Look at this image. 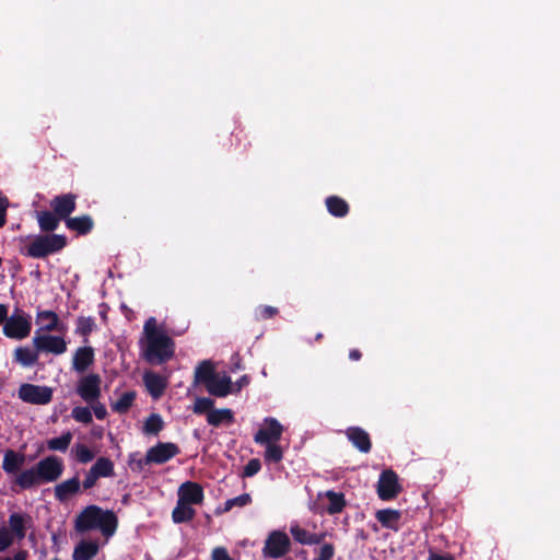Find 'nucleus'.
<instances>
[{
  "instance_id": "nucleus-6",
  "label": "nucleus",
  "mask_w": 560,
  "mask_h": 560,
  "mask_svg": "<svg viewBox=\"0 0 560 560\" xmlns=\"http://www.w3.org/2000/svg\"><path fill=\"white\" fill-rule=\"evenodd\" d=\"M19 398L32 405H47L52 400V389L48 386L25 383L19 387Z\"/></svg>"
},
{
  "instance_id": "nucleus-57",
  "label": "nucleus",
  "mask_w": 560,
  "mask_h": 560,
  "mask_svg": "<svg viewBox=\"0 0 560 560\" xmlns=\"http://www.w3.org/2000/svg\"><path fill=\"white\" fill-rule=\"evenodd\" d=\"M8 318V306L5 304H0V325H4Z\"/></svg>"
},
{
  "instance_id": "nucleus-24",
  "label": "nucleus",
  "mask_w": 560,
  "mask_h": 560,
  "mask_svg": "<svg viewBox=\"0 0 560 560\" xmlns=\"http://www.w3.org/2000/svg\"><path fill=\"white\" fill-rule=\"evenodd\" d=\"M66 226L77 232L79 235L89 234L94 228V221L89 214H83L80 217L68 218L66 220Z\"/></svg>"
},
{
  "instance_id": "nucleus-45",
  "label": "nucleus",
  "mask_w": 560,
  "mask_h": 560,
  "mask_svg": "<svg viewBox=\"0 0 560 560\" xmlns=\"http://www.w3.org/2000/svg\"><path fill=\"white\" fill-rule=\"evenodd\" d=\"M261 469V463L258 458H252L248 460V463L245 465L242 477L243 478H249L258 474Z\"/></svg>"
},
{
  "instance_id": "nucleus-5",
  "label": "nucleus",
  "mask_w": 560,
  "mask_h": 560,
  "mask_svg": "<svg viewBox=\"0 0 560 560\" xmlns=\"http://www.w3.org/2000/svg\"><path fill=\"white\" fill-rule=\"evenodd\" d=\"M291 548L289 536L281 530H272L265 540L262 556L269 559L284 557Z\"/></svg>"
},
{
  "instance_id": "nucleus-53",
  "label": "nucleus",
  "mask_w": 560,
  "mask_h": 560,
  "mask_svg": "<svg viewBox=\"0 0 560 560\" xmlns=\"http://www.w3.org/2000/svg\"><path fill=\"white\" fill-rule=\"evenodd\" d=\"M249 384V377L247 375L241 376L233 385V393L240 392L243 387Z\"/></svg>"
},
{
  "instance_id": "nucleus-39",
  "label": "nucleus",
  "mask_w": 560,
  "mask_h": 560,
  "mask_svg": "<svg viewBox=\"0 0 560 560\" xmlns=\"http://www.w3.org/2000/svg\"><path fill=\"white\" fill-rule=\"evenodd\" d=\"M266 445V451L264 454V458L266 463H280L283 458V450L282 447L276 443H268Z\"/></svg>"
},
{
  "instance_id": "nucleus-56",
  "label": "nucleus",
  "mask_w": 560,
  "mask_h": 560,
  "mask_svg": "<svg viewBox=\"0 0 560 560\" xmlns=\"http://www.w3.org/2000/svg\"><path fill=\"white\" fill-rule=\"evenodd\" d=\"M428 560H454V558L451 555H439L430 551Z\"/></svg>"
},
{
  "instance_id": "nucleus-61",
  "label": "nucleus",
  "mask_w": 560,
  "mask_h": 560,
  "mask_svg": "<svg viewBox=\"0 0 560 560\" xmlns=\"http://www.w3.org/2000/svg\"><path fill=\"white\" fill-rule=\"evenodd\" d=\"M52 560H60V559H58V558H55V559H52Z\"/></svg>"
},
{
  "instance_id": "nucleus-10",
  "label": "nucleus",
  "mask_w": 560,
  "mask_h": 560,
  "mask_svg": "<svg viewBox=\"0 0 560 560\" xmlns=\"http://www.w3.org/2000/svg\"><path fill=\"white\" fill-rule=\"evenodd\" d=\"M282 433V424L276 418L268 417L264 419V427L255 433L254 441L259 445L276 443Z\"/></svg>"
},
{
  "instance_id": "nucleus-23",
  "label": "nucleus",
  "mask_w": 560,
  "mask_h": 560,
  "mask_svg": "<svg viewBox=\"0 0 560 560\" xmlns=\"http://www.w3.org/2000/svg\"><path fill=\"white\" fill-rule=\"evenodd\" d=\"M375 518L384 528L398 530L401 513L400 511L394 509H383L375 513Z\"/></svg>"
},
{
  "instance_id": "nucleus-9",
  "label": "nucleus",
  "mask_w": 560,
  "mask_h": 560,
  "mask_svg": "<svg viewBox=\"0 0 560 560\" xmlns=\"http://www.w3.org/2000/svg\"><path fill=\"white\" fill-rule=\"evenodd\" d=\"M32 329V323L27 317L21 314L11 315L3 325L5 337L16 340L26 338Z\"/></svg>"
},
{
  "instance_id": "nucleus-36",
  "label": "nucleus",
  "mask_w": 560,
  "mask_h": 560,
  "mask_svg": "<svg viewBox=\"0 0 560 560\" xmlns=\"http://www.w3.org/2000/svg\"><path fill=\"white\" fill-rule=\"evenodd\" d=\"M96 328L95 319L91 316H79L77 319L75 334L84 337L88 342V336Z\"/></svg>"
},
{
  "instance_id": "nucleus-13",
  "label": "nucleus",
  "mask_w": 560,
  "mask_h": 560,
  "mask_svg": "<svg viewBox=\"0 0 560 560\" xmlns=\"http://www.w3.org/2000/svg\"><path fill=\"white\" fill-rule=\"evenodd\" d=\"M75 200L77 196L73 194H63L56 196L50 201V207L52 211L61 219L67 220L70 218V214L75 210Z\"/></svg>"
},
{
  "instance_id": "nucleus-27",
  "label": "nucleus",
  "mask_w": 560,
  "mask_h": 560,
  "mask_svg": "<svg viewBox=\"0 0 560 560\" xmlns=\"http://www.w3.org/2000/svg\"><path fill=\"white\" fill-rule=\"evenodd\" d=\"M207 422L212 427H220L222 424L230 425L234 422V413L229 408L213 409L207 415Z\"/></svg>"
},
{
  "instance_id": "nucleus-48",
  "label": "nucleus",
  "mask_w": 560,
  "mask_h": 560,
  "mask_svg": "<svg viewBox=\"0 0 560 560\" xmlns=\"http://www.w3.org/2000/svg\"><path fill=\"white\" fill-rule=\"evenodd\" d=\"M98 479H100V477L90 468L85 475L83 482H82L83 489L89 490V489L93 488L96 485Z\"/></svg>"
},
{
  "instance_id": "nucleus-32",
  "label": "nucleus",
  "mask_w": 560,
  "mask_h": 560,
  "mask_svg": "<svg viewBox=\"0 0 560 560\" xmlns=\"http://www.w3.org/2000/svg\"><path fill=\"white\" fill-rule=\"evenodd\" d=\"M215 375L213 363L209 360H205L196 368L195 381L197 383H203L206 386Z\"/></svg>"
},
{
  "instance_id": "nucleus-44",
  "label": "nucleus",
  "mask_w": 560,
  "mask_h": 560,
  "mask_svg": "<svg viewBox=\"0 0 560 560\" xmlns=\"http://www.w3.org/2000/svg\"><path fill=\"white\" fill-rule=\"evenodd\" d=\"M75 456L78 462L88 464L94 458V453L84 444H77Z\"/></svg>"
},
{
  "instance_id": "nucleus-14",
  "label": "nucleus",
  "mask_w": 560,
  "mask_h": 560,
  "mask_svg": "<svg viewBox=\"0 0 560 560\" xmlns=\"http://www.w3.org/2000/svg\"><path fill=\"white\" fill-rule=\"evenodd\" d=\"M345 434L359 452L366 454L372 450L370 434L361 427H349Z\"/></svg>"
},
{
  "instance_id": "nucleus-41",
  "label": "nucleus",
  "mask_w": 560,
  "mask_h": 560,
  "mask_svg": "<svg viewBox=\"0 0 560 560\" xmlns=\"http://www.w3.org/2000/svg\"><path fill=\"white\" fill-rule=\"evenodd\" d=\"M72 418L81 423L90 424L93 421L92 412L89 407H74L71 411Z\"/></svg>"
},
{
  "instance_id": "nucleus-37",
  "label": "nucleus",
  "mask_w": 560,
  "mask_h": 560,
  "mask_svg": "<svg viewBox=\"0 0 560 560\" xmlns=\"http://www.w3.org/2000/svg\"><path fill=\"white\" fill-rule=\"evenodd\" d=\"M72 433L70 431L63 432L60 436L47 441V447L50 451L66 452L71 444Z\"/></svg>"
},
{
  "instance_id": "nucleus-20",
  "label": "nucleus",
  "mask_w": 560,
  "mask_h": 560,
  "mask_svg": "<svg viewBox=\"0 0 560 560\" xmlns=\"http://www.w3.org/2000/svg\"><path fill=\"white\" fill-rule=\"evenodd\" d=\"M208 393L215 397H226L233 393V384L230 376L223 375L219 377L215 375L211 382L206 385Z\"/></svg>"
},
{
  "instance_id": "nucleus-30",
  "label": "nucleus",
  "mask_w": 560,
  "mask_h": 560,
  "mask_svg": "<svg viewBox=\"0 0 560 560\" xmlns=\"http://www.w3.org/2000/svg\"><path fill=\"white\" fill-rule=\"evenodd\" d=\"M290 533L294 540L302 545H317L322 541L323 536L300 527L299 525L291 526Z\"/></svg>"
},
{
  "instance_id": "nucleus-40",
  "label": "nucleus",
  "mask_w": 560,
  "mask_h": 560,
  "mask_svg": "<svg viewBox=\"0 0 560 560\" xmlns=\"http://www.w3.org/2000/svg\"><path fill=\"white\" fill-rule=\"evenodd\" d=\"M214 400L209 397H198L195 400L192 411L196 415H203L212 411L214 408Z\"/></svg>"
},
{
  "instance_id": "nucleus-18",
  "label": "nucleus",
  "mask_w": 560,
  "mask_h": 560,
  "mask_svg": "<svg viewBox=\"0 0 560 560\" xmlns=\"http://www.w3.org/2000/svg\"><path fill=\"white\" fill-rule=\"evenodd\" d=\"M94 362V349L90 346L80 347L73 354L72 368L78 373L85 372Z\"/></svg>"
},
{
  "instance_id": "nucleus-55",
  "label": "nucleus",
  "mask_w": 560,
  "mask_h": 560,
  "mask_svg": "<svg viewBox=\"0 0 560 560\" xmlns=\"http://www.w3.org/2000/svg\"><path fill=\"white\" fill-rule=\"evenodd\" d=\"M149 464L150 463L145 462V457L144 458H140L137 462H130L131 469L132 470H138V471H141L143 469L144 465H149Z\"/></svg>"
},
{
  "instance_id": "nucleus-58",
  "label": "nucleus",
  "mask_w": 560,
  "mask_h": 560,
  "mask_svg": "<svg viewBox=\"0 0 560 560\" xmlns=\"http://www.w3.org/2000/svg\"><path fill=\"white\" fill-rule=\"evenodd\" d=\"M361 357H362V353L358 349H352L349 352V359L352 361H359L361 359Z\"/></svg>"
},
{
  "instance_id": "nucleus-35",
  "label": "nucleus",
  "mask_w": 560,
  "mask_h": 560,
  "mask_svg": "<svg viewBox=\"0 0 560 560\" xmlns=\"http://www.w3.org/2000/svg\"><path fill=\"white\" fill-rule=\"evenodd\" d=\"M100 478L113 477L115 475L114 463L108 457H98L95 463L91 466Z\"/></svg>"
},
{
  "instance_id": "nucleus-50",
  "label": "nucleus",
  "mask_w": 560,
  "mask_h": 560,
  "mask_svg": "<svg viewBox=\"0 0 560 560\" xmlns=\"http://www.w3.org/2000/svg\"><path fill=\"white\" fill-rule=\"evenodd\" d=\"M9 207V200L5 196L0 194V228L7 223V209Z\"/></svg>"
},
{
  "instance_id": "nucleus-54",
  "label": "nucleus",
  "mask_w": 560,
  "mask_h": 560,
  "mask_svg": "<svg viewBox=\"0 0 560 560\" xmlns=\"http://www.w3.org/2000/svg\"><path fill=\"white\" fill-rule=\"evenodd\" d=\"M26 559H27V551L26 550L18 551L12 558L11 557L0 558V560H26Z\"/></svg>"
},
{
  "instance_id": "nucleus-7",
  "label": "nucleus",
  "mask_w": 560,
  "mask_h": 560,
  "mask_svg": "<svg viewBox=\"0 0 560 560\" xmlns=\"http://www.w3.org/2000/svg\"><path fill=\"white\" fill-rule=\"evenodd\" d=\"M102 378L96 373L82 376L77 383V394L88 404L96 402L102 394Z\"/></svg>"
},
{
  "instance_id": "nucleus-19",
  "label": "nucleus",
  "mask_w": 560,
  "mask_h": 560,
  "mask_svg": "<svg viewBox=\"0 0 560 560\" xmlns=\"http://www.w3.org/2000/svg\"><path fill=\"white\" fill-rule=\"evenodd\" d=\"M143 382L149 394L155 399L160 398L164 394L167 386L166 380L154 372H145L143 375Z\"/></svg>"
},
{
  "instance_id": "nucleus-43",
  "label": "nucleus",
  "mask_w": 560,
  "mask_h": 560,
  "mask_svg": "<svg viewBox=\"0 0 560 560\" xmlns=\"http://www.w3.org/2000/svg\"><path fill=\"white\" fill-rule=\"evenodd\" d=\"M279 313L277 307L270 305H259L255 310V317L257 320H266L275 317Z\"/></svg>"
},
{
  "instance_id": "nucleus-49",
  "label": "nucleus",
  "mask_w": 560,
  "mask_h": 560,
  "mask_svg": "<svg viewBox=\"0 0 560 560\" xmlns=\"http://www.w3.org/2000/svg\"><path fill=\"white\" fill-rule=\"evenodd\" d=\"M232 136L236 138L237 144L236 147L240 149L242 153H245L250 147V142H242V137H246L243 129H238L237 131H233Z\"/></svg>"
},
{
  "instance_id": "nucleus-2",
  "label": "nucleus",
  "mask_w": 560,
  "mask_h": 560,
  "mask_svg": "<svg viewBox=\"0 0 560 560\" xmlns=\"http://www.w3.org/2000/svg\"><path fill=\"white\" fill-rule=\"evenodd\" d=\"M117 526V515L112 510H103L95 504L85 506L74 520V528L78 533L100 530L105 538L112 537Z\"/></svg>"
},
{
  "instance_id": "nucleus-4",
  "label": "nucleus",
  "mask_w": 560,
  "mask_h": 560,
  "mask_svg": "<svg viewBox=\"0 0 560 560\" xmlns=\"http://www.w3.org/2000/svg\"><path fill=\"white\" fill-rule=\"evenodd\" d=\"M68 245L63 234H37L20 248V254L33 259H45L60 253Z\"/></svg>"
},
{
  "instance_id": "nucleus-31",
  "label": "nucleus",
  "mask_w": 560,
  "mask_h": 560,
  "mask_svg": "<svg viewBox=\"0 0 560 560\" xmlns=\"http://www.w3.org/2000/svg\"><path fill=\"white\" fill-rule=\"evenodd\" d=\"M39 320H48L42 329L46 331H65V325L60 323L59 316L54 311H40L37 313Z\"/></svg>"
},
{
  "instance_id": "nucleus-15",
  "label": "nucleus",
  "mask_w": 560,
  "mask_h": 560,
  "mask_svg": "<svg viewBox=\"0 0 560 560\" xmlns=\"http://www.w3.org/2000/svg\"><path fill=\"white\" fill-rule=\"evenodd\" d=\"M205 498L203 488L194 481H186L178 489V500L188 504H200Z\"/></svg>"
},
{
  "instance_id": "nucleus-3",
  "label": "nucleus",
  "mask_w": 560,
  "mask_h": 560,
  "mask_svg": "<svg viewBox=\"0 0 560 560\" xmlns=\"http://www.w3.org/2000/svg\"><path fill=\"white\" fill-rule=\"evenodd\" d=\"M147 348L143 358L150 364H163L174 357L175 343L164 331L155 328V319L151 317L144 324Z\"/></svg>"
},
{
  "instance_id": "nucleus-38",
  "label": "nucleus",
  "mask_w": 560,
  "mask_h": 560,
  "mask_svg": "<svg viewBox=\"0 0 560 560\" xmlns=\"http://www.w3.org/2000/svg\"><path fill=\"white\" fill-rule=\"evenodd\" d=\"M164 427L162 417L159 413H151L143 425V433L149 435H158Z\"/></svg>"
},
{
  "instance_id": "nucleus-34",
  "label": "nucleus",
  "mask_w": 560,
  "mask_h": 560,
  "mask_svg": "<svg viewBox=\"0 0 560 560\" xmlns=\"http://www.w3.org/2000/svg\"><path fill=\"white\" fill-rule=\"evenodd\" d=\"M136 397L137 394L135 390L125 392L115 402L110 405L112 410L119 415L127 413L131 408Z\"/></svg>"
},
{
  "instance_id": "nucleus-16",
  "label": "nucleus",
  "mask_w": 560,
  "mask_h": 560,
  "mask_svg": "<svg viewBox=\"0 0 560 560\" xmlns=\"http://www.w3.org/2000/svg\"><path fill=\"white\" fill-rule=\"evenodd\" d=\"M81 489L79 475L77 474L70 479H67L55 486L54 494L57 501L66 502L72 495L77 494Z\"/></svg>"
},
{
  "instance_id": "nucleus-17",
  "label": "nucleus",
  "mask_w": 560,
  "mask_h": 560,
  "mask_svg": "<svg viewBox=\"0 0 560 560\" xmlns=\"http://www.w3.org/2000/svg\"><path fill=\"white\" fill-rule=\"evenodd\" d=\"M35 218L43 234H55L54 232L62 221L54 211L49 210L36 211Z\"/></svg>"
},
{
  "instance_id": "nucleus-12",
  "label": "nucleus",
  "mask_w": 560,
  "mask_h": 560,
  "mask_svg": "<svg viewBox=\"0 0 560 560\" xmlns=\"http://www.w3.org/2000/svg\"><path fill=\"white\" fill-rule=\"evenodd\" d=\"M33 345L38 352H47L58 355L67 351V343L60 336L36 335L33 338Z\"/></svg>"
},
{
  "instance_id": "nucleus-8",
  "label": "nucleus",
  "mask_w": 560,
  "mask_h": 560,
  "mask_svg": "<svg viewBox=\"0 0 560 560\" xmlns=\"http://www.w3.org/2000/svg\"><path fill=\"white\" fill-rule=\"evenodd\" d=\"M400 491L401 487L397 474L392 469L382 471L377 482L378 498L383 501H389L395 499Z\"/></svg>"
},
{
  "instance_id": "nucleus-11",
  "label": "nucleus",
  "mask_w": 560,
  "mask_h": 560,
  "mask_svg": "<svg viewBox=\"0 0 560 560\" xmlns=\"http://www.w3.org/2000/svg\"><path fill=\"white\" fill-rule=\"evenodd\" d=\"M180 453L179 447L175 443L159 442L150 447L145 454V462L152 464H164Z\"/></svg>"
},
{
  "instance_id": "nucleus-1",
  "label": "nucleus",
  "mask_w": 560,
  "mask_h": 560,
  "mask_svg": "<svg viewBox=\"0 0 560 560\" xmlns=\"http://www.w3.org/2000/svg\"><path fill=\"white\" fill-rule=\"evenodd\" d=\"M65 470L63 460L55 455L40 459L36 465L16 475L15 485L28 490L42 483L57 481Z\"/></svg>"
},
{
  "instance_id": "nucleus-42",
  "label": "nucleus",
  "mask_w": 560,
  "mask_h": 560,
  "mask_svg": "<svg viewBox=\"0 0 560 560\" xmlns=\"http://www.w3.org/2000/svg\"><path fill=\"white\" fill-rule=\"evenodd\" d=\"M252 502V497L249 493H243L241 495H237L235 498L229 499L224 503V511L228 512L232 510L234 506H246Z\"/></svg>"
},
{
  "instance_id": "nucleus-28",
  "label": "nucleus",
  "mask_w": 560,
  "mask_h": 560,
  "mask_svg": "<svg viewBox=\"0 0 560 560\" xmlns=\"http://www.w3.org/2000/svg\"><path fill=\"white\" fill-rule=\"evenodd\" d=\"M324 497L328 500V504L325 506V512L329 515L341 513L346 506V499L342 492H336L328 490Z\"/></svg>"
},
{
  "instance_id": "nucleus-52",
  "label": "nucleus",
  "mask_w": 560,
  "mask_h": 560,
  "mask_svg": "<svg viewBox=\"0 0 560 560\" xmlns=\"http://www.w3.org/2000/svg\"><path fill=\"white\" fill-rule=\"evenodd\" d=\"M90 405L92 406L93 412L98 420H104L107 417L106 407L103 404L98 402V400Z\"/></svg>"
},
{
  "instance_id": "nucleus-60",
  "label": "nucleus",
  "mask_w": 560,
  "mask_h": 560,
  "mask_svg": "<svg viewBox=\"0 0 560 560\" xmlns=\"http://www.w3.org/2000/svg\"><path fill=\"white\" fill-rule=\"evenodd\" d=\"M2 262H3V260H2V258L0 257V267L2 266Z\"/></svg>"
},
{
  "instance_id": "nucleus-21",
  "label": "nucleus",
  "mask_w": 560,
  "mask_h": 560,
  "mask_svg": "<svg viewBox=\"0 0 560 560\" xmlns=\"http://www.w3.org/2000/svg\"><path fill=\"white\" fill-rule=\"evenodd\" d=\"M25 454L22 452L7 450L2 460V469L9 475H15L25 464Z\"/></svg>"
},
{
  "instance_id": "nucleus-29",
  "label": "nucleus",
  "mask_w": 560,
  "mask_h": 560,
  "mask_svg": "<svg viewBox=\"0 0 560 560\" xmlns=\"http://www.w3.org/2000/svg\"><path fill=\"white\" fill-rule=\"evenodd\" d=\"M190 505L191 504L178 500L172 512L173 522L176 524L190 522L196 515L195 509H192Z\"/></svg>"
},
{
  "instance_id": "nucleus-51",
  "label": "nucleus",
  "mask_w": 560,
  "mask_h": 560,
  "mask_svg": "<svg viewBox=\"0 0 560 560\" xmlns=\"http://www.w3.org/2000/svg\"><path fill=\"white\" fill-rule=\"evenodd\" d=\"M212 560H233L224 547H217L211 553Z\"/></svg>"
},
{
  "instance_id": "nucleus-59",
  "label": "nucleus",
  "mask_w": 560,
  "mask_h": 560,
  "mask_svg": "<svg viewBox=\"0 0 560 560\" xmlns=\"http://www.w3.org/2000/svg\"><path fill=\"white\" fill-rule=\"evenodd\" d=\"M323 334L322 332H318L316 336H315V340L316 341H320L323 339Z\"/></svg>"
},
{
  "instance_id": "nucleus-47",
  "label": "nucleus",
  "mask_w": 560,
  "mask_h": 560,
  "mask_svg": "<svg viewBox=\"0 0 560 560\" xmlns=\"http://www.w3.org/2000/svg\"><path fill=\"white\" fill-rule=\"evenodd\" d=\"M335 555V547L332 544H324L318 552V556L314 560H331Z\"/></svg>"
},
{
  "instance_id": "nucleus-33",
  "label": "nucleus",
  "mask_w": 560,
  "mask_h": 560,
  "mask_svg": "<svg viewBox=\"0 0 560 560\" xmlns=\"http://www.w3.org/2000/svg\"><path fill=\"white\" fill-rule=\"evenodd\" d=\"M8 523H9V527H10L9 532L11 533L13 538L15 537L16 539L21 540L25 537V535H26L25 517L22 514L12 513L9 516Z\"/></svg>"
},
{
  "instance_id": "nucleus-26",
  "label": "nucleus",
  "mask_w": 560,
  "mask_h": 560,
  "mask_svg": "<svg viewBox=\"0 0 560 560\" xmlns=\"http://www.w3.org/2000/svg\"><path fill=\"white\" fill-rule=\"evenodd\" d=\"M325 205L329 214L336 218H345L350 211L348 202L339 196L327 197Z\"/></svg>"
},
{
  "instance_id": "nucleus-46",
  "label": "nucleus",
  "mask_w": 560,
  "mask_h": 560,
  "mask_svg": "<svg viewBox=\"0 0 560 560\" xmlns=\"http://www.w3.org/2000/svg\"><path fill=\"white\" fill-rule=\"evenodd\" d=\"M13 542V536L7 527H0V552L8 549Z\"/></svg>"
},
{
  "instance_id": "nucleus-22",
  "label": "nucleus",
  "mask_w": 560,
  "mask_h": 560,
  "mask_svg": "<svg viewBox=\"0 0 560 560\" xmlns=\"http://www.w3.org/2000/svg\"><path fill=\"white\" fill-rule=\"evenodd\" d=\"M100 550V545L95 540H81L73 550V560H92Z\"/></svg>"
},
{
  "instance_id": "nucleus-25",
  "label": "nucleus",
  "mask_w": 560,
  "mask_h": 560,
  "mask_svg": "<svg viewBox=\"0 0 560 560\" xmlns=\"http://www.w3.org/2000/svg\"><path fill=\"white\" fill-rule=\"evenodd\" d=\"M38 354L39 352L36 348L18 347L13 352V361L24 368H30L37 363Z\"/></svg>"
}]
</instances>
